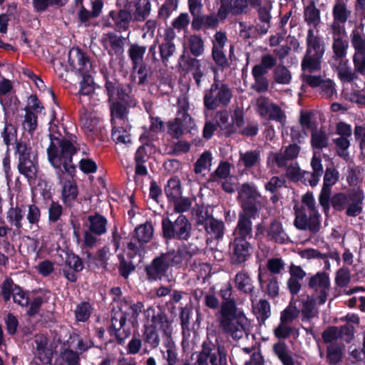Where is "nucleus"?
Instances as JSON below:
<instances>
[{"label":"nucleus","instance_id":"nucleus-9","mask_svg":"<svg viewBox=\"0 0 365 365\" xmlns=\"http://www.w3.org/2000/svg\"><path fill=\"white\" fill-rule=\"evenodd\" d=\"M351 43L354 49L353 55V63L354 65L365 66V34L364 33V25L355 26L351 31Z\"/></svg>","mask_w":365,"mask_h":365},{"label":"nucleus","instance_id":"nucleus-59","mask_svg":"<svg viewBox=\"0 0 365 365\" xmlns=\"http://www.w3.org/2000/svg\"><path fill=\"white\" fill-rule=\"evenodd\" d=\"M333 208L337 212L344 210L348 204L347 195L344 192L335 193L331 199Z\"/></svg>","mask_w":365,"mask_h":365},{"label":"nucleus","instance_id":"nucleus-25","mask_svg":"<svg viewBox=\"0 0 365 365\" xmlns=\"http://www.w3.org/2000/svg\"><path fill=\"white\" fill-rule=\"evenodd\" d=\"M322 59L323 57L305 53L301 63L302 70L309 73L319 71L322 69Z\"/></svg>","mask_w":365,"mask_h":365},{"label":"nucleus","instance_id":"nucleus-26","mask_svg":"<svg viewBox=\"0 0 365 365\" xmlns=\"http://www.w3.org/2000/svg\"><path fill=\"white\" fill-rule=\"evenodd\" d=\"M147 51L145 46H141L138 43H132L128 50V55L131 61L133 69H137V66L144 63V56Z\"/></svg>","mask_w":365,"mask_h":365},{"label":"nucleus","instance_id":"nucleus-45","mask_svg":"<svg viewBox=\"0 0 365 365\" xmlns=\"http://www.w3.org/2000/svg\"><path fill=\"white\" fill-rule=\"evenodd\" d=\"M273 78L277 83L286 85L291 82L292 74L285 66L279 64L273 70Z\"/></svg>","mask_w":365,"mask_h":365},{"label":"nucleus","instance_id":"nucleus-43","mask_svg":"<svg viewBox=\"0 0 365 365\" xmlns=\"http://www.w3.org/2000/svg\"><path fill=\"white\" fill-rule=\"evenodd\" d=\"M253 310L258 321L264 322L271 314L270 304L267 299H261L254 306Z\"/></svg>","mask_w":365,"mask_h":365},{"label":"nucleus","instance_id":"nucleus-52","mask_svg":"<svg viewBox=\"0 0 365 365\" xmlns=\"http://www.w3.org/2000/svg\"><path fill=\"white\" fill-rule=\"evenodd\" d=\"M340 335L338 331V327L329 326L322 333V338L324 343L329 344H336Z\"/></svg>","mask_w":365,"mask_h":365},{"label":"nucleus","instance_id":"nucleus-56","mask_svg":"<svg viewBox=\"0 0 365 365\" xmlns=\"http://www.w3.org/2000/svg\"><path fill=\"white\" fill-rule=\"evenodd\" d=\"M162 255L165 260L169 262V266L180 265L182 262V254L180 247H178L177 250L173 249Z\"/></svg>","mask_w":365,"mask_h":365},{"label":"nucleus","instance_id":"nucleus-60","mask_svg":"<svg viewBox=\"0 0 365 365\" xmlns=\"http://www.w3.org/2000/svg\"><path fill=\"white\" fill-rule=\"evenodd\" d=\"M64 268L70 269L76 272H80L83 268V264L78 256L72 253L67 254Z\"/></svg>","mask_w":365,"mask_h":365},{"label":"nucleus","instance_id":"nucleus-19","mask_svg":"<svg viewBox=\"0 0 365 365\" xmlns=\"http://www.w3.org/2000/svg\"><path fill=\"white\" fill-rule=\"evenodd\" d=\"M325 52V45L324 41L318 36H314V30L309 29L307 36V50L306 53L323 57Z\"/></svg>","mask_w":365,"mask_h":365},{"label":"nucleus","instance_id":"nucleus-46","mask_svg":"<svg viewBox=\"0 0 365 365\" xmlns=\"http://www.w3.org/2000/svg\"><path fill=\"white\" fill-rule=\"evenodd\" d=\"M329 144V138L325 130H313L311 137V145L314 149H323L327 148Z\"/></svg>","mask_w":365,"mask_h":365},{"label":"nucleus","instance_id":"nucleus-16","mask_svg":"<svg viewBox=\"0 0 365 365\" xmlns=\"http://www.w3.org/2000/svg\"><path fill=\"white\" fill-rule=\"evenodd\" d=\"M252 219V217L239 214L237 226L233 232L234 238L245 240L253 238Z\"/></svg>","mask_w":365,"mask_h":365},{"label":"nucleus","instance_id":"nucleus-17","mask_svg":"<svg viewBox=\"0 0 365 365\" xmlns=\"http://www.w3.org/2000/svg\"><path fill=\"white\" fill-rule=\"evenodd\" d=\"M267 235L269 240L281 245L285 244L289 239L282 222L277 219H274L267 227Z\"/></svg>","mask_w":365,"mask_h":365},{"label":"nucleus","instance_id":"nucleus-13","mask_svg":"<svg viewBox=\"0 0 365 365\" xmlns=\"http://www.w3.org/2000/svg\"><path fill=\"white\" fill-rule=\"evenodd\" d=\"M175 219L174 213L170 215L172 219L166 218L163 220V230L165 237L168 238L181 239L182 234V215Z\"/></svg>","mask_w":365,"mask_h":365},{"label":"nucleus","instance_id":"nucleus-37","mask_svg":"<svg viewBox=\"0 0 365 365\" xmlns=\"http://www.w3.org/2000/svg\"><path fill=\"white\" fill-rule=\"evenodd\" d=\"M81 123L86 134L88 138L93 140L99 137L101 133V127L98 125V120L97 118H91L85 117L81 118Z\"/></svg>","mask_w":365,"mask_h":365},{"label":"nucleus","instance_id":"nucleus-28","mask_svg":"<svg viewBox=\"0 0 365 365\" xmlns=\"http://www.w3.org/2000/svg\"><path fill=\"white\" fill-rule=\"evenodd\" d=\"M25 210L19 205L11 206L6 212V219L9 223L16 229L22 227V222L24 220Z\"/></svg>","mask_w":365,"mask_h":365},{"label":"nucleus","instance_id":"nucleus-51","mask_svg":"<svg viewBox=\"0 0 365 365\" xmlns=\"http://www.w3.org/2000/svg\"><path fill=\"white\" fill-rule=\"evenodd\" d=\"M192 216L195 218L197 225H205L210 218L211 215L208 214L207 210H204L203 206L197 204L192 210Z\"/></svg>","mask_w":365,"mask_h":365},{"label":"nucleus","instance_id":"nucleus-61","mask_svg":"<svg viewBox=\"0 0 365 365\" xmlns=\"http://www.w3.org/2000/svg\"><path fill=\"white\" fill-rule=\"evenodd\" d=\"M212 155L208 151L204 152L195 163L194 171L199 174L211 165Z\"/></svg>","mask_w":365,"mask_h":365},{"label":"nucleus","instance_id":"nucleus-11","mask_svg":"<svg viewBox=\"0 0 365 365\" xmlns=\"http://www.w3.org/2000/svg\"><path fill=\"white\" fill-rule=\"evenodd\" d=\"M165 194L170 202L174 206L175 213L182 212V185L178 176L169 179L165 187Z\"/></svg>","mask_w":365,"mask_h":365},{"label":"nucleus","instance_id":"nucleus-54","mask_svg":"<svg viewBox=\"0 0 365 365\" xmlns=\"http://www.w3.org/2000/svg\"><path fill=\"white\" fill-rule=\"evenodd\" d=\"M331 187L328 185L322 186L321 190L319 196V202L320 205L322 207L324 212L327 213L329 212L330 209V203H331Z\"/></svg>","mask_w":365,"mask_h":365},{"label":"nucleus","instance_id":"nucleus-32","mask_svg":"<svg viewBox=\"0 0 365 365\" xmlns=\"http://www.w3.org/2000/svg\"><path fill=\"white\" fill-rule=\"evenodd\" d=\"M113 125L129 123L127 108L119 103H114L110 108Z\"/></svg>","mask_w":365,"mask_h":365},{"label":"nucleus","instance_id":"nucleus-3","mask_svg":"<svg viewBox=\"0 0 365 365\" xmlns=\"http://www.w3.org/2000/svg\"><path fill=\"white\" fill-rule=\"evenodd\" d=\"M302 202L307 207L309 216H307L306 210L303 206L300 208L294 207L295 219L294 225L298 230H308L310 232L316 234L321 228V215L316 208L312 192H307L304 194Z\"/></svg>","mask_w":365,"mask_h":365},{"label":"nucleus","instance_id":"nucleus-15","mask_svg":"<svg viewBox=\"0 0 365 365\" xmlns=\"http://www.w3.org/2000/svg\"><path fill=\"white\" fill-rule=\"evenodd\" d=\"M125 5L124 8L118 11H111L109 16L114 22V25L119 31H127L130 23L134 21V16L129 8Z\"/></svg>","mask_w":365,"mask_h":365},{"label":"nucleus","instance_id":"nucleus-55","mask_svg":"<svg viewBox=\"0 0 365 365\" xmlns=\"http://www.w3.org/2000/svg\"><path fill=\"white\" fill-rule=\"evenodd\" d=\"M317 302V298L307 296V299L302 302V315L303 318L311 319L314 317L313 311L315 308V304Z\"/></svg>","mask_w":365,"mask_h":365},{"label":"nucleus","instance_id":"nucleus-40","mask_svg":"<svg viewBox=\"0 0 365 365\" xmlns=\"http://www.w3.org/2000/svg\"><path fill=\"white\" fill-rule=\"evenodd\" d=\"M188 72L190 71H194L193 78L198 87L200 86L201 78L203 76V73L200 69V61L189 57L186 61H184V71Z\"/></svg>","mask_w":365,"mask_h":365},{"label":"nucleus","instance_id":"nucleus-6","mask_svg":"<svg viewBox=\"0 0 365 365\" xmlns=\"http://www.w3.org/2000/svg\"><path fill=\"white\" fill-rule=\"evenodd\" d=\"M153 237V227L150 222H145L138 226L128 244V249L134 255L141 256L145 252V245Z\"/></svg>","mask_w":365,"mask_h":365},{"label":"nucleus","instance_id":"nucleus-18","mask_svg":"<svg viewBox=\"0 0 365 365\" xmlns=\"http://www.w3.org/2000/svg\"><path fill=\"white\" fill-rule=\"evenodd\" d=\"M235 283L240 292L246 294H250L251 301L254 304L253 293L255 287L248 272L244 270L237 272L235 277Z\"/></svg>","mask_w":365,"mask_h":365},{"label":"nucleus","instance_id":"nucleus-27","mask_svg":"<svg viewBox=\"0 0 365 365\" xmlns=\"http://www.w3.org/2000/svg\"><path fill=\"white\" fill-rule=\"evenodd\" d=\"M131 126L129 123L113 125L112 138L116 143L128 144L131 142L130 134Z\"/></svg>","mask_w":365,"mask_h":365},{"label":"nucleus","instance_id":"nucleus-4","mask_svg":"<svg viewBox=\"0 0 365 365\" xmlns=\"http://www.w3.org/2000/svg\"><path fill=\"white\" fill-rule=\"evenodd\" d=\"M220 327L224 333L232 335L233 338H240L238 331L245 330V314L238 309L236 302L221 303L219 311Z\"/></svg>","mask_w":365,"mask_h":365},{"label":"nucleus","instance_id":"nucleus-23","mask_svg":"<svg viewBox=\"0 0 365 365\" xmlns=\"http://www.w3.org/2000/svg\"><path fill=\"white\" fill-rule=\"evenodd\" d=\"M241 207L243 212H240V215H244L255 220L259 217V213L262 208V202L259 198L242 199Z\"/></svg>","mask_w":365,"mask_h":365},{"label":"nucleus","instance_id":"nucleus-21","mask_svg":"<svg viewBox=\"0 0 365 365\" xmlns=\"http://www.w3.org/2000/svg\"><path fill=\"white\" fill-rule=\"evenodd\" d=\"M34 341L36 356L42 363L45 364H50L52 360V351L47 347V338L43 335H38L36 336Z\"/></svg>","mask_w":365,"mask_h":365},{"label":"nucleus","instance_id":"nucleus-44","mask_svg":"<svg viewBox=\"0 0 365 365\" xmlns=\"http://www.w3.org/2000/svg\"><path fill=\"white\" fill-rule=\"evenodd\" d=\"M349 47L348 41L343 38H337L333 40L332 50L334 53V58L335 60H345L344 58L347 53Z\"/></svg>","mask_w":365,"mask_h":365},{"label":"nucleus","instance_id":"nucleus-24","mask_svg":"<svg viewBox=\"0 0 365 365\" xmlns=\"http://www.w3.org/2000/svg\"><path fill=\"white\" fill-rule=\"evenodd\" d=\"M277 59L270 53L262 56L259 63L256 64L252 68V73L265 76L269 70L275 68Z\"/></svg>","mask_w":365,"mask_h":365},{"label":"nucleus","instance_id":"nucleus-5","mask_svg":"<svg viewBox=\"0 0 365 365\" xmlns=\"http://www.w3.org/2000/svg\"><path fill=\"white\" fill-rule=\"evenodd\" d=\"M232 98V91L226 83H220L217 77L209 89L205 91L203 103L205 109L216 110L220 106H227Z\"/></svg>","mask_w":365,"mask_h":365},{"label":"nucleus","instance_id":"nucleus-10","mask_svg":"<svg viewBox=\"0 0 365 365\" xmlns=\"http://www.w3.org/2000/svg\"><path fill=\"white\" fill-rule=\"evenodd\" d=\"M127 316L123 306L113 313L110 331L114 334L118 342L122 344L130 334V329L126 325Z\"/></svg>","mask_w":365,"mask_h":365},{"label":"nucleus","instance_id":"nucleus-33","mask_svg":"<svg viewBox=\"0 0 365 365\" xmlns=\"http://www.w3.org/2000/svg\"><path fill=\"white\" fill-rule=\"evenodd\" d=\"M336 71L339 79L343 83H351L357 78L356 71L355 70L352 71L351 68L349 66L348 59L340 61Z\"/></svg>","mask_w":365,"mask_h":365},{"label":"nucleus","instance_id":"nucleus-50","mask_svg":"<svg viewBox=\"0 0 365 365\" xmlns=\"http://www.w3.org/2000/svg\"><path fill=\"white\" fill-rule=\"evenodd\" d=\"M168 129L169 135L173 138L178 139L182 135V119L177 117L168 122Z\"/></svg>","mask_w":365,"mask_h":365},{"label":"nucleus","instance_id":"nucleus-42","mask_svg":"<svg viewBox=\"0 0 365 365\" xmlns=\"http://www.w3.org/2000/svg\"><path fill=\"white\" fill-rule=\"evenodd\" d=\"M231 165L227 161H221L217 169L212 173L208 179L209 182H217L220 179H226L230 174Z\"/></svg>","mask_w":365,"mask_h":365},{"label":"nucleus","instance_id":"nucleus-47","mask_svg":"<svg viewBox=\"0 0 365 365\" xmlns=\"http://www.w3.org/2000/svg\"><path fill=\"white\" fill-rule=\"evenodd\" d=\"M109 44L112 51L116 55H121L124 51V46L125 43V38L118 36L113 33H109L107 35Z\"/></svg>","mask_w":365,"mask_h":365},{"label":"nucleus","instance_id":"nucleus-31","mask_svg":"<svg viewBox=\"0 0 365 365\" xmlns=\"http://www.w3.org/2000/svg\"><path fill=\"white\" fill-rule=\"evenodd\" d=\"M150 125L148 129H145V132L142 134L141 138H146L147 141L152 140L155 134L161 133L164 130V122L159 117H150Z\"/></svg>","mask_w":365,"mask_h":365},{"label":"nucleus","instance_id":"nucleus-2","mask_svg":"<svg viewBox=\"0 0 365 365\" xmlns=\"http://www.w3.org/2000/svg\"><path fill=\"white\" fill-rule=\"evenodd\" d=\"M144 316L146 320L143 332L145 344L150 348H156L160 341L157 328L162 329L166 336H170L172 333L170 324L160 310H155L153 307L148 308Z\"/></svg>","mask_w":365,"mask_h":365},{"label":"nucleus","instance_id":"nucleus-58","mask_svg":"<svg viewBox=\"0 0 365 365\" xmlns=\"http://www.w3.org/2000/svg\"><path fill=\"white\" fill-rule=\"evenodd\" d=\"M189 48L193 56L202 55L204 51V43L202 38L195 35L192 36L189 41Z\"/></svg>","mask_w":365,"mask_h":365},{"label":"nucleus","instance_id":"nucleus-34","mask_svg":"<svg viewBox=\"0 0 365 365\" xmlns=\"http://www.w3.org/2000/svg\"><path fill=\"white\" fill-rule=\"evenodd\" d=\"M240 161L242 162L246 169H250L260 164V150H248L240 153Z\"/></svg>","mask_w":365,"mask_h":365},{"label":"nucleus","instance_id":"nucleus-63","mask_svg":"<svg viewBox=\"0 0 365 365\" xmlns=\"http://www.w3.org/2000/svg\"><path fill=\"white\" fill-rule=\"evenodd\" d=\"M91 306L89 303L82 302L79 304L75 309V315L77 321H86L91 314Z\"/></svg>","mask_w":365,"mask_h":365},{"label":"nucleus","instance_id":"nucleus-36","mask_svg":"<svg viewBox=\"0 0 365 365\" xmlns=\"http://www.w3.org/2000/svg\"><path fill=\"white\" fill-rule=\"evenodd\" d=\"M351 14V11L347 9L346 3L343 1H336L333 6V21H339L342 23V24H344L347 21Z\"/></svg>","mask_w":365,"mask_h":365},{"label":"nucleus","instance_id":"nucleus-12","mask_svg":"<svg viewBox=\"0 0 365 365\" xmlns=\"http://www.w3.org/2000/svg\"><path fill=\"white\" fill-rule=\"evenodd\" d=\"M68 62L71 66L78 71L81 76L89 74L91 68L90 60L79 48L69 51Z\"/></svg>","mask_w":365,"mask_h":365},{"label":"nucleus","instance_id":"nucleus-41","mask_svg":"<svg viewBox=\"0 0 365 365\" xmlns=\"http://www.w3.org/2000/svg\"><path fill=\"white\" fill-rule=\"evenodd\" d=\"M204 227L209 234L213 235L216 239L222 238L224 235L225 225L223 222L217 220L212 216L210 217Z\"/></svg>","mask_w":365,"mask_h":365},{"label":"nucleus","instance_id":"nucleus-20","mask_svg":"<svg viewBox=\"0 0 365 365\" xmlns=\"http://www.w3.org/2000/svg\"><path fill=\"white\" fill-rule=\"evenodd\" d=\"M300 151V147L297 143L288 145L283 153H277L274 156V162L279 168H285L287 162L296 158Z\"/></svg>","mask_w":365,"mask_h":365},{"label":"nucleus","instance_id":"nucleus-62","mask_svg":"<svg viewBox=\"0 0 365 365\" xmlns=\"http://www.w3.org/2000/svg\"><path fill=\"white\" fill-rule=\"evenodd\" d=\"M27 207L26 220L31 228L34 225H38L41 219V211L40 209L34 204L29 205Z\"/></svg>","mask_w":365,"mask_h":365},{"label":"nucleus","instance_id":"nucleus-1","mask_svg":"<svg viewBox=\"0 0 365 365\" xmlns=\"http://www.w3.org/2000/svg\"><path fill=\"white\" fill-rule=\"evenodd\" d=\"M80 149V144L76 136H71L69 138L51 136V143L47 148L48 160L56 170L59 183L63 185V200L68 205H71L78 195L77 187L71 178L76 171L73 156Z\"/></svg>","mask_w":365,"mask_h":365},{"label":"nucleus","instance_id":"nucleus-7","mask_svg":"<svg viewBox=\"0 0 365 365\" xmlns=\"http://www.w3.org/2000/svg\"><path fill=\"white\" fill-rule=\"evenodd\" d=\"M307 286L317 294V304L319 305L325 304L331 287L328 273L325 272H317L309 278Z\"/></svg>","mask_w":365,"mask_h":365},{"label":"nucleus","instance_id":"nucleus-35","mask_svg":"<svg viewBox=\"0 0 365 365\" xmlns=\"http://www.w3.org/2000/svg\"><path fill=\"white\" fill-rule=\"evenodd\" d=\"M35 158L36 157L23 158L22 160H19V171L28 179H32L36 176L37 168L36 166Z\"/></svg>","mask_w":365,"mask_h":365},{"label":"nucleus","instance_id":"nucleus-29","mask_svg":"<svg viewBox=\"0 0 365 365\" xmlns=\"http://www.w3.org/2000/svg\"><path fill=\"white\" fill-rule=\"evenodd\" d=\"M88 231L98 235L106 232L107 220L102 215H95L88 217Z\"/></svg>","mask_w":365,"mask_h":365},{"label":"nucleus","instance_id":"nucleus-57","mask_svg":"<svg viewBox=\"0 0 365 365\" xmlns=\"http://www.w3.org/2000/svg\"><path fill=\"white\" fill-rule=\"evenodd\" d=\"M81 82L79 91L80 96H90L94 92V83L93 77L90 74L83 75Z\"/></svg>","mask_w":365,"mask_h":365},{"label":"nucleus","instance_id":"nucleus-64","mask_svg":"<svg viewBox=\"0 0 365 365\" xmlns=\"http://www.w3.org/2000/svg\"><path fill=\"white\" fill-rule=\"evenodd\" d=\"M16 154L18 155L19 160L23 158L36 157V154L32 152L31 147L21 140L16 142Z\"/></svg>","mask_w":365,"mask_h":365},{"label":"nucleus","instance_id":"nucleus-39","mask_svg":"<svg viewBox=\"0 0 365 365\" xmlns=\"http://www.w3.org/2000/svg\"><path fill=\"white\" fill-rule=\"evenodd\" d=\"M135 11L133 13L134 21L142 22L149 16L150 4L148 0H135Z\"/></svg>","mask_w":365,"mask_h":365},{"label":"nucleus","instance_id":"nucleus-38","mask_svg":"<svg viewBox=\"0 0 365 365\" xmlns=\"http://www.w3.org/2000/svg\"><path fill=\"white\" fill-rule=\"evenodd\" d=\"M343 356V346L339 343L329 344L327 346V361L329 365H336Z\"/></svg>","mask_w":365,"mask_h":365},{"label":"nucleus","instance_id":"nucleus-14","mask_svg":"<svg viewBox=\"0 0 365 365\" xmlns=\"http://www.w3.org/2000/svg\"><path fill=\"white\" fill-rule=\"evenodd\" d=\"M168 267L169 262L165 260L163 255L155 257L145 268L148 279L150 281L160 279L165 276Z\"/></svg>","mask_w":365,"mask_h":365},{"label":"nucleus","instance_id":"nucleus-22","mask_svg":"<svg viewBox=\"0 0 365 365\" xmlns=\"http://www.w3.org/2000/svg\"><path fill=\"white\" fill-rule=\"evenodd\" d=\"M257 279L262 289L263 288L264 284L267 283L265 292L269 298L274 299L279 295V282L278 278L276 276L269 274L267 280L265 281L263 279V274L261 271V269L259 268Z\"/></svg>","mask_w":365,"mask_h":365},{"label":"nucleus","instance_id":"nucleus-53","mask_svg":"<svg viewBox=\"0 0 365 365\" xmlns=\"http://www.w3.org/2000/svg\"><path fill=\"white\" fill-rule=\"evenodd\" d=\"M252 75L255 80V83L252 86V89L259 93L267 92L269 86L267 78L261 74L252 73Z\"/></svg>","mask_w":365,"mask_h":365},{"label":"nucleus","instance_id":"nucleus-48","mask_svg":"<svg viewBox=\"0 0 365 365\" xmlns=\"http://www.w3.org/2000/svg\"><path fill=\"white\" fill-rule=\"evenodd\" d=\"M119 264L118 266L120 276L128 279L130 273L135 271V266L130 258H125L123 255L118 256Z\"/></svg>","mask_w":365,"mask_h":365},{"label":"nucleus","instance_id":"nucleus-30","mask_svg":"<svg viewBox=\"0 0 365 365\" xmlns=\"http://www.w3.org/2000/svg\"><path fill=\"white\" fill-rule=\"evenodd\" d=\"M273 351L277 356L283 365H294V360L289 354L285 342L279 341L273 346Z\"/></svg>","mask_w":365,"mask_h":365},{"label":"nucleus","instance_id":"nucleus-49","mask_svg":"<svg viewBox=\"0 0 365 365\" xmlns=\"http://www.w3.org/2000/svg\"><path fill=\"white\" fill-rule=\"evenodd\" d=\"M1 137L6 145L7 146V152L9 150V145L13 143L18 142L17 140V129L11 124H6L3 132L1 133Z\"/></svg>","mask_w":365,"mask_h":365},{"label":"nucleus","instance_id":"nucleus-8","mask_svg":"<svg viewBox=\"0 0 365 365\" xmlns=\"http://www.w3.org/2000/svg\"><path fill=\"white\" fill-rule=\"evenodd\" d=\"M230 260L233 265H240L248 261L253 253L249 240L233 238L230 242Z\"/></svg>","mask_w":365,"mask_h":365}]
</instances>
